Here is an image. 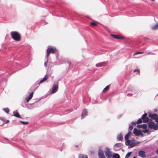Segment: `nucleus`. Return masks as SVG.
Instances as JSON below:
<instances>
[{
    "instance_id": "obj_1",
    "label": "nucleus",
    "mask_w": 158,
    "mask_h": 158,
    "mask_svg": "<svg viewBox=\"0 0 158 158\" xmlns=\"http://www.w3.org/2000/svg\"><path fill=\"white\" fill-rule=\"evenodd\" d=\"M11 35L13 40H20L21 37L19 33L17 31H12Z\"/></svg>"
},
{
    "instance_id": "obj_2",
    "label": "nucleus",
    "mask_w": 158,
    "mask_h": 158,
    "mask_svg": "<svg viewBox=\"0 0 158 158\" xmlns=\"http://www.w3.org/2000/svg\"><path fill=\"white\" fill-rule=\"evenodd\" d=\"M104 152L107 158H111L112 156V152L110 150L109 148L107 147H106Z\"/></svg>"
},
{
    "instance_id": "obj_3",
    "label": "nucleus",
    "mask_w": 158,
    "mask_h": 158,
    "mask_svg": "<svg viewBox=\"0 0 158 158\" xmlns=\"http://www.w3.org/2000/svg\"><path fill=\"white\" fill-rule=\"evenodd\" d=\"M57 52L56 48H55L48 47L47 49V57H48L50 53L53 54Z\"/></svg>"
},
{
    "instance_id": "obj_4",
    "label": "nucleus",
    "mask_w": 158,
    "mask_h": 158,
    "mask_svg": "<svg viewBox=\"0 0 158 158\" xmlns=\"http://www.w3.org/2000/svg\"><path fill=\"white\" fill-rule=\"evenodd\" d=\"M148 127L151 129H153L155 130H156L158 128V125L155 124L154 122H151L149 123Z\"/></svg>"
},
{
    "instance_id": "obj_5",
    "label": "nucleus",
    "mask_w": 158,
    "mask_h": 158,
    "mask_svg": "<svg viewBox=\"0 0 158 158\" xmlns=\"http://www.w3.org/2000/svg\"><path fill=\"white\" fill-rule=\"evenodd\" d=\"M58 89V83L56 82L55 84H54L53 85V87L52 91V93H55L56 92Z\"/></svg>"
},
{
    "instance_id": "obj_6",
    "label": "nucleus",
    "mask_w": 158,
    "mask_h": 158,
    "mask_svg": "<svg viewBox=\"0 0 158 158\" xmlns=\"http://www.w3.org/2000/svg\"><path fill=\"white\" fill-rule=\"evenodd\" d=\"M110 35L113 39H126L124 36L118 35L110 34Z\"/></svg>"
},
{
    "instance_id": "obj_7",
    "label": "nucleus",
    "mask_w": 158,
    "mask_h": 158,
    "mask_svg": "<svg viewBox=\"0 0 158 158\" xmlns=\"http://www.w3.org/2000/svg\"><path fill=\"white\" fill-rule=\"evenodd\" d=\"M98 158H106L103 152L101 150H99L98 152Z\"/></svg>"
},
{
    "instance_id": "obj_8",
    "label": "nucleus",
    "mask_w": 158,
    "mask_h": 158,
    "mask_svg": "<svg viewBox=\"0 0 158 158\" xmlns=\"http://www.w3.org/2000/svg\"><path fill=\"white\" fill-rule=\"evenodd\" d=\"M147 114L146 113L144 114L142 116V119H143V122L144 123H146L148 120V118L147 117Z\"/></svg>"
},
{
    "instance_id": "obj_9",
    "label": "nucleus",
    "mask_w": 158,
    "mask_h": 158,
    "mask_svg": "<svg viewBox=\"0 0 158 158\" xmlns=\"http://www.w3.org/2000/svg\"><path fill=\"white\" fill-rule=\"evenodd\" d=\"M123 145L121 143H117L114 146V148L116 150H118L121 148L122 147Z\"/></svg>"
},
{
    "instance_id": "obj_10",
    "label": "nucleus",
    "mask_w": 158,
    "mask_h": 158,
    "mask_svg": "<svg viewBox=\"0 0 158 158\" xmlns=\"http://www.w3.org/2000/svg\"><path fill=\"white\" fill-rule=\"evenodd\" d=\"M157 115L156 114H149V117L150 118H151L152 119H153L156 120V118L157 117Z\"/></svg>"
},
{
    "instance_id": "obj_11",
    "label": "nucleus",
    "mask_w": 158,
    "mask_h": 158,
    "mask_svg": "<svg viewBox=\"0 0 158 158\" xmlns=\"http://www.w3.org/2000/svg\"><path fill=\"white\" fill-rule=\"evenodd\" d=\"M107 64L105 62L99 63L96 64V66L97 67H100L102 66H105Z\"/></svg>"
},
{
    "instance_id": "obj_12",
    "label": "nucleus",
    "mask_w": 158,
    "mask_h": 158,
    "mask_svg": "<svg viewBox=\"0 0 158 158\" xmlns=\"http://www.w3.org/2000/svg\"><path fill=\"white\" fill-rule=\"evenodd\" d=\"M139 155L141 157L144 158L145 157V152L144 151H139L138 152Z\"/></svg>"
},
{
    "instance_id": "obj_13",
    "label": "nucleus",
    "mask_w": 158,
    "mask_h": 158,
    "mask_svg": "<svg viewBox=\"0 0 158 158\" xmlns=\"http://www.w3.org/2000/svg\"><path fill=\"white\" fill-rule=\"evenodd\" d=\"M87 113L88 112L86 109H84L83 110L81 115L82 118H84L87 115Z\"/></svg>"
},
{
    "instance_id": "obj_14",
    "label": "nucleus",
    "mask_w": 158,
    "mask_h": 158,
    "mask_svg": "<svg viewBox=\"0 0 158 158\" xmlns=\"http://www.w3.org/2000/svg\"><path fill=\"white\" fill-rule=\"evenodd\" d=\"M110 85H107L103 90L102 93H105L107 92L110 89Z\"/></svg>"
},
{
    "instance_id": "obj_15",
    "label": "nucleus",
    "mask_w": 158,
    "mask_h": 158,
    "mask_svg": "<svg viewBox=\"0 0 158 158\" xmlns=\"http://www.w3.org/2000/svg\"><path fill=\"white\" fill-rule=\"evenodd\" d=\"M33 95V93H31L29 95V97H27L26 99L27 101V102H28L32 97Z\"/></svg>"
},
{
    "instance_id": "obj_16",
    "label": "nucleus",
    "mask_w": 158,
    "mask_h": 158,
    "mask_svg": "<svg viewBox=\"0 0 158 158\" xmlns=\"http://www.w3.org/2000/svg\"><path fill=\"white\" fill-rule=\"evenodd\" d=\"M131 131H129L128 133L125 136V139L126 141H127L128 140L129 137L131 135Z\"/></svg>"
},
{
    "instance_id": "obj_17",
    "label": "nucleus",
    "mask_w": 158,
    "mask_h": 158,
    "mask_svg": "<svg viewBox=\"0 0 158 158\" xmlns=\"http://www.w3.org/2000/svg\"><path fill=\"white\" fill-rule=\"evenodd\" d=\"M139 131L136 128H134V129L133 133L136 135H139Z\"/></svg>"
},
{
    "instance_id": "obj_18",
    "label": "nucleus",
    "mask_w": 158,
    "mask_h": 158,
    "mask_svg": "<svg viewBox=\"0 0 158 158\" xmlns=\"http://www.w3.org/2000/svg\"><path fill=\"white\" fill-rule=\"evenodd\" d=\"M117 139L118 141H122L123 140V136L121 134L118 135Z\"/></svg>"
},
{
    "instance_id": "obj_19",
    "label": "nucleus",
    "mask_w": 158,
    "mask_h": 158,
    "mask_svg": "<svg viewBox=\"0 0 158 158\" xmlns=\"http://www.w3.org/2000/svg\"><path fill=\"white\" fill-rule=\"evenodd\" d=\"M79 158H88L87 155L82 154H80L78 156Z\"/></svg>"
},
{
    "instance_id": "obj_20",
    "label": "nucleus",
    "mask_w": 158,
    "mask_h": 158,
    "mask_svg": "<svg viewBox=\"0 0 158 158\" xmlns=\"http://www.w3.org/2000/svg\"><path fill=\"white\" fill-rule=\"evenodd\" d=\"M151 29L153 30H155L158 29V23L152 27L151 28Z\"/></svg>"
},
{
    "instance_id": "obj_21",
    "label": "nucleus",
    "mask_w": 158,
    "mask_h": 158,
    "mask_svg": "<svg viewBox=\"0 0 158 158\" xmlns=\"http://www.w3.org/2000/svg\"><path fill=\"white\" fill-rule=\"evenodd\" d=\"M112 158H120V156L118 154H115L113 155Z\"/></svg>"
},
{
    "instance_id": "obj_22",
    "label": "nucleus",
    "mask_w": 158,
    "mask_h": 158,
    "mask_svg": "<svg viewBox=\"0 0 158 158\" xmlns=\"http://www.w3.org/2000/svg\"><path fill=\"white\" fill-rule=\"evenodd\" d=\"M136 145V144H135V143L132 142L131 141V143H130V145L131 146V148H133V147H135V146Z\"/></svg>"
},
{
    "instance_id": "obj_23",
    "label": "nucleus",
    "mask_w": 158,
    "mask_h": 158,
    "mask_svg": "<svg viewBox=\"0 0 158 158\" xmlns=\"http://www.w3.org/2000/svg\"><path fill=\"white\" fill-rule=\"evenodd\" d=\"M14 116L19 118H20V116L19 113L15 112L14 113Z\"/></svg>"
},
{
    "instance_id": "obj_24",
    "label": "nucleus",
    "mask_w": 158,
    "mask_h": 158,
    "mask_svg": "<svg viewBox=\"0 0 158 158\" xmlns=\"http://www.w3.org/2000/svg\"><path fill=\"white\" fill-rule=\"evenodd\" d=\"M4 123V121L2 119H0V126L3 125Z\"/></svg>"
},
{
    "instance_id": "obj_25",
    "label": "nucleus",
    "mask_w": 158,
    "mask_h": 158,
    "mask_svg": "<svg viewBox=\"0 0 158 158\" xmlns=\"http://www.w3.org/2000/svg\"><path fill=\"white\" fill-rule=\"evenodd\" d=\"M20 122L23 125H26L28 124V122H24L23 121H20Z\"/></svg>"
},
{
    "instance_id": "obj_26",
    "label": "nucleus",
    "mask_w": 158,
    "mask_h": 158,
    "mask_svg": "<svg viewBox=\"0 0 158 158\" xmlns=\"http://www.w3.org/2000/svg\"><path fill=\"white\" fill-rule=\"evenodd\" d=\"M90 24L92 26H95L97 25V23L94 22H91L90 23Z\"/></svg>"
},
{
    "instance_id": "obj_27",
    "label": "nucleus",
    "mask_w": 158,
    "mask_h": 158,
    "mask_svg": "<svg viewBox=\"0 0 158 158\" xmlns=\"http://www.w3.org/2000/svg\"><path fill=\"white\" fill-rule=\"evenodd\" d=\"M49 78V76L47 75H45L44 77L43 78V79L45 81L47 80Z\"/></svg>"
},
{
    "instance_id": "obj_28",
    "label": "nucleus",
    "mask_w": 158,
    "mask_h": 158,
    "mask_svg": "<svg viewBox=\"0 0 158 158\" xmlns=\"http://www.w3.org/2000/svg\"><path fill=\"white\" fill-rule=\"evenodd\" d=\"M131 152H129L128 153L126 156H125V158H128V157H129V156L131 155Z\"/></svg>"
},
{
    "instance_id": "obj_29",
    "label": "nucleus",
    "mask_w": 158,
    "mask_h": 158,
    "mask_svg": "<svg viewBox=\"0 0 158 158\" xmlns=\"http://www.w3.org/2000/svg\"><path fill=\"white\" fill-rule=\"evenodd\" d=\"M3 110L6 113H8L9 112V109L8 108H4Z\"/></svg>"
},
{
    "instance_id": "obj_30",
    "label": "nucleus",
    "mask_w": 158,
    "mask_h": 158,
    "mask_svg": "<svg viewBox=\"0 0 158 158\" xmlns=\"http://www.w3.org/2000/svg\"><path fill=\"white\" fill-rule=\"evenodd\" d=\"M141 128L143 129H145L147 127V125L146 124H143L141 125Z\"/></svg>"
},
{
    "instance_id": "obj_31",
    "label": "nucleus",
    "mask_w": 158,
    "mask_h": 158,
    "mask_svg": "<svg viewBox=\"0 0 158 158\" xmlns=\"http://www.w3.org/2000/svg\"><path fill=\"white\" fill-rule=\"evenodd\" d=\"M131 143V141L130 140H128L127 141H126V145H130Z\"/></svg>"
},
{
    "instance_id": "obj_32",
    "label": "nucleus",
    "mask_w": 158,
    "mask_h": 158,
    "mask_svg": "<svg viewBox=\"0 0 158 158\" xmlns=\"http://www.w3.org/2000/svg\"><path fill=\"white\" fill-rule=\"evenodd\" d=\"M133 126L131 125H130L129 126V131H131V130H132V129H133Z\"/></svg>"
},
{
    "instance_id": "obj_33",
    "label": "nucleus",
    "mask_w": 158,
    "mask_h": 158,
    "mask_svg": "<svg viewBox=\"0 0 158 158\" xmlns=\"http://www.w3.org/2000/svg\"><path fill=\"white\" fill-rule=\"evenodd\" d=\"M143 52H137L135 53H134V54H133V56H135V55H138V54H142L143 53Z\"/></svg>"
},
{
    "instance_id": "obj_34",
    "label": "nucleus",
    "mask_w": 158,
    "mask_h": 158,
    "mask_svg": "<svg viewBox=\"0 0 158 158\" xmlns=\"http://www.w3.org/2000/svg\"><path fill=\"white\" fill-rule=\"evenodd\" d=\"M142 119L140 118L138 120L137 122V124H139L141 123L142 122Z\"/></svg>"
},
{
    "instance_id": "obj_35",
    "label": "nucleus",
    "mask_w": 158,
    "mask_h": 158,
    "mask_svg": "<svg viewBox=\"0 0 158 158\" xmlns=\"http://www.w3.org/2000/svg\"><path fill=\"white\" fill-rule=\"evenodd\" d=\"M138 72L139 73L140 72V70L139 69H135L134 71V72Z\"/></svg>"
},
{
    "instance_id": "obj_36",
    "label": "nucleus",
    "mask_w": 158,
    "mask_h": 158,
    "mask_svg": "<svg viewBox=\"0 0 158 158\" xmlns=\"http://www.w3.org/2000/svg\"><path fill=\"white\" fill-rule=\"evenodd\" d=\"M131 123L132 125H135L137 124V123L136 122H131Z\"/></svg>"
},
{
    "instance_id": "obj_37",
    "label": "nucleus",
    "mask_w": 158,
    "mask_h": 158,
    "mask_svg": "<svg viewBox=\"0 0 158 158\" xmlns=\"http://www.w3.org/2000/svg\"><path fill=\"white\" fill-rule=\"evenodd\" d=\"M45 81H44V80L43 79H42L41 80H40V82L39 83V84H41V83H42L43 82H44Z\"/></svg>"
},
{
    "instance_id": "obj_38",
    "label": "nucleus",
    "mask_w": 158,
    "mask_h": 158,
    "mask_svg": "<svg viewBox=\"0 0 158 158\" xmlns=\"http://www.w3.org/2000/svg\"><path fill=\"white\" fill-rule=\"evenodd\" d=\"M155 121L158 123V117L156 118Z\"/></svg>"
},
{
    "instance_id": "obj_39",
    "label": "nucleus",
    "mask_w": 158,
    "mask_h": 158,
    "mask_svg": "<svg viewBox=\"0 0 158 158\" xmlns=\"http://www.w3.org/2000/svg\"><path fill=\"white\" fill-rule=\"evenodd\" d=\"M137 127L139 128H140L141 127V125H138Z\"/></svg>"
},
{
    "instance_id": "obj_40",
    "label": "nucleus",
    "mask_w": 158,
    "mask_h": 158,
    "mask_svg": "<svg viewBox=\"0 0 158 158\" xmlns=\"http://www.w3.org/2000/svg\"><path fill=\"white\" fill-rule=\"evenodd\" d=\"M44 65L45 67H47V62H45L44 63Z\"/></svg>"
},
{
    "instance_id": "obj_41",
    "label": "nucleus",
    "mask_w": 158,
    "mask_h": 158,
    "mask_svg": "<svg viewBox=\"0 0 158 158\" xmlns=\"http://www.w3.org/2000/svg\"><path fill=\"white\" fill-rule=\"evenodd\" d=\"M9 122V121L8 120H6V123H8Z\"/></svg>"
},
{
    "instance_id": "obj_42",
    "label": "nucleus",
    "mask_w": 158,
    "mask_h": 158,
    "mask_svg": "<svg viewBox=\"0 0 158 158\" xmlns=\"http://www.w3.org/2000/svg\"><path fill=\"white\" fill-rule=\"evenodd\" d=\"M156 152L158 155V149L156 150Z\"/></svg>"
},
{
    "instance_id": "obj_43",
    "label": "nucleus",
    "mask_w": 158,
    "mask_h": 158,
    "mask_svg": "<svg viewBox=\"0 0 158 158\" xmlns=\"http://www.w3.org/2000/svg\"><path fill=\"white\" fill-rule=\"evenodd\" d=\"M132 158H136V157L135 156H134Z\"/></svg>"
},
{
    "instance_id": "obj_44",
    "label": "nucleus",
    "mask_w": 158,
    "mask_h": 158,
    "mask_svg": "<svg viewBox=\"0 0 158 158\" xmlns=\"http://www.w3.org/2000/svg\"><path fill=\"white\" fill-rule=\"evenodd\" d=\"M152 1H154L155 0H152Z\"/></svg>"
},
{
    "instance_id": "obj_45",
    "label": "nucleus",
    "mask_w": 158,
    "mask_h": 158,
    "mask_svg": "<svg viewBox=\"0 0 158 158\" xmlns=\"http://www.w3.org/2000/svg\"><path fill=\"white\" fill-rule=\"evenodd\" d=\"M16 41H19V40H16Z\"/></svg>"
}]
</instances>
